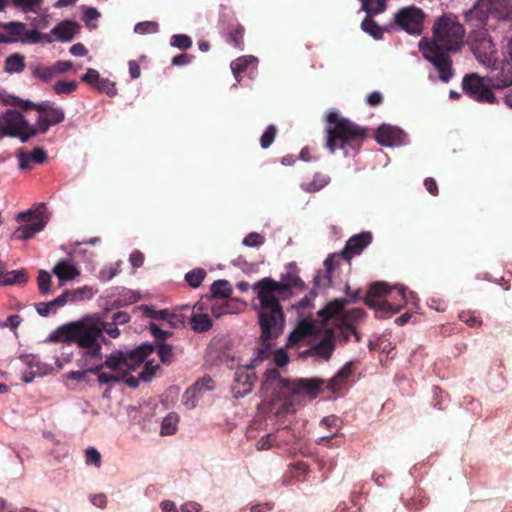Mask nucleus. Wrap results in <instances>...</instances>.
Here are the masks:
<instances>
[{"mask_svg":"<svg viewBox=\"0 0 512 512\" xmlns=\"http://www.w3.org/2000/svg\"><path fill=\"white\" fill-rule=\"evenodd\" d=\"M465 34L458 16L444 13L434 21L431 39L423 38L419 42L422 56L435 67L439 79L444 83H448L454 76L450 53L461 50Z\"/></svg>","mask_w":512,"mask_h":512,"instance_id":"f257e3e1","label":"nucleus"},{"mask_svg":"<svg viewBox=\"0 0 512 512\" xmlns=\"http://www.w3.org/2000/svg\"><path fill=\"white\" fill-rule=\"evenodd\" d=\"M324 381L319 378L288 380L281 377L278 369L267 370L261 383V392L265 402L276 410L277 414L294 413L299 397L316 398Z\"/></svg>","mask_w":512,"mask_h":512,"instance_id":"f03ea898","label":"nucleus"},{"mask_svg":"<svg viewBox=\"0 0 512 512\" xmlns=\"http://www.w3.org/2000/svg\"><path fill=\"white\" fill-rule=\"evenodd\" d=\"M280 289L277 281L271 277L262 278L252 285V290L256 293L260 304L258 324L265 338L272 335L275 327L279 329V326L285 324V315L280 302L289 298Z\"/></svg>","mask_w":512,"mask_h":512,"instance_id":"7ed1b4c3","label":"nucleus"},{"mask_svg":"<svg viewBox=\"0 0 512 512\" xmlns=\"http://www.w3.org/2000/svg\"><path fill=\"white\" fill-rule=\"evenodd\" d=\"M325 132L326 148L331 153L340 149L343 151L344 156H354L357 154L364 140L368 137L367 128L340 116L337 111H330L327 114Z\"/></svg>","mask_w":512,"mask_h":512,"instance_id":"20e7f679","label":"nucleus"},{"mask_svg":"<svg viewBox=\"0 0 512 512\" xmlns=\"http://www.w3.org/2000/svg\"><path fill=\"white\" fill-rule=\"evenodd\" d=\"M54 342L76 343L80 348L85 349L84 357L89 359H101L102 347L99 343L101 331L95 317H88L59 327L50 336Z\"/></svg>","mask_w":512,"mask_h":512,"instance_id":"39448f33","label":"nucleus"},{"mask_svg":"<svg viewBox=\"0 0 512 512\" xmlns=\"http://www.w3.org/2000/svg\"><path fill=\"white\" fill-rule=\"evenodd\" d=\"M469 27L495 30L500 25L512 26V0H477L463 13Z\"/></svg>","mask_w":512,"mask_h":512,"instance_id":"423d86ee","label":"nucleus"},{"mask_svg":"<svg viewBox=\"0 0 512 512\" xmlns=\"http://www.w3.org/2000/svg\"><path fill=\"white\" fill-rule=\"evenodd\" d=\"M364 302L375 309L378 318H385L405 307L406 289L403 286L389 287L385 282H374L370 285Z\"/></svg>","mask_w":512,"mask_h":512,"instance_id":"0eeeda50","label":"nucleus"},{"mask_svg":"<svg viewBox=\"0 0 512 512\" xmlns=\"http://www.w3.org/2000/svg\"><path fill=\"white\" fill-rule=\"evenodd\" d=\"M373 240L372 233L369 231H363L359 234L351 236L341 252L340 255H330L325 261V271H318L314 277V284L317 288H328L332 283V272L339 263L340 258H344L347 261L356 255H360L366 247H368Z\"/></svg>","mask_w":512,"mask_h":512,"instance_id":"6e6552de","label":"nucleus"},{"mask_svg":"<svg viewBox=\"0 0 512 512\" xmlns=\"http://www.w3.org/2000/svg\"><path fill=\"white\" fill-rule=\"evenodd\" d=\"M154 351L151 344H142L136 349L123 352L115 351L106 357L104 363L99 364L101 369L106 367L115 372H128L133 371Z\"/></svg>","mask_w":512,"mask_h":512,"instance_id":"1a4fd4ad","label":"nucleus"},{"mask_svg":"<svg viewBox=\"0 0 512 512\" xmlns=\"http://www.w3.org/2000/svg\"><path fill=\"white\" fill-rule=\"evenodd\" d=\"M426 18L425 12L414 5L400 8L393 16V21L387 25L386 31L401 30L409 35H421Z\"/></svg>","mask_w":512,"mask_h":512,"instance_id":"9d476101","label":"nucleus"},{"mask_svg":"<svg viewBox=\"0 0 512 512\" xmlns=\"http://www.w3.org/2000/svg\"><path fill=\"white\" fill-rule=\"evenodd\" d=\"M472 31L468 36V44L476 59L484 64L490 65L495 60L496 49L491 37L488 34L489 28L471 27Z\"/></svg>","mask_w":512,"mask_h":512,"instance_id":"9b49d317","label":"nucleus"},{"mask_svg":"<svg viewBox=\"0 0 512 512\" xmlns=\"http://www.w3.org/2000/svg\"><path fill=\"white\" fill-rule=\"evenodd\" d=\"M4 133L7 136L18 137L21 142H27L31 137L36 136L37 129L30 125L24 116L18 112L9 110L2 118Z\"/></svg>","mask_w":512,"mask_h":512,"instance_id":"f8f14e48","label":"nucleus"},{"mask_svg":"<svg viewBox=\"0 0 512 512\" xmlns=\"http://www.w3.org/2000/svg\"><path fill=\"white\" fill-rule=\"evenodd\" d=\"M45 210V204L40 203L35 211L28 210L20 213L18 215V220H22L27 223L16 229L14 232L15 237L17 239L27 240L43 230L47 223V219L44 217Z\"/></svg>","mask_w":512,"mask_h":512,"instance_id":"ddd939ff","label":"nucleus"},{"mask_svg":"<svg viewBox=\"0 0 512 512\" xmlns=\"http://www.w3.org/2000/svg\"><path fill=\"white\" fill-rule=\"evenodd\" d=\"M462 90L471 99L480 103H494L495 96L484 80L476 73L466 74L462 80Z\"/></svg>","mask_w":512,"mask_h":512,"instance_id":"4468645a","label":"nucleus"},{"mask_svg":"<svg viewBox=\"0 0 512 512\" xmlns=\"http://www.w3.org/2000/svg\"><path fill=\"white\" fill-rule=\"evenodd\" d=\"M37 111L40 115L37 119V133H46L53 125L61 123L65 119L63 109L55 106L49 101L38 103Z\"/></svg>","mask_w":512,"mask_h":512,"instance_id":"2eb2a0df","label":"nucleus"},{"mask_svg":"<svg viewBox=\"0 0 512 512\" xmlns=\"http://www.w3.org/2000/svg\"><path fill=\"white\" fill-rule=\"evenodd\" d=\"M252 368V366H243L235 371L232 385L234 397H243L252 391L256 380V375Z\"/></svg>","mask_w":512,"mask_h":512,"instance_id":"dca6fc26","label":"nucleus"},{"mask_svg":"<svg viewBox=\"0 0 512 512\" xmlns=\"http://www.w3.org/2000/svg\"><path fill=\"white\" fill-rule=\"evenodd\" d=\"M375 138L380 145L395 146L404 143L406 134L398 127L383 124L377 129Z\"/></svg>","mask_w":512,"mask_h":512,"instance_id":"f3484780","label":"nucleus"},{"mask_svg":"<svg viewBox=\"0 0 512 512\" xmlns=\"http://www.w3.org/2000/svg\"><path fill=\"white\" fill-rule=\"evenodd\" d=\"M335 349V336L332 330H326L321 340L311 346L303 354L307 356H317L324 360L331 358L332 353Z\"/></svg>","mask_w":512,"mask_h":512,"instance_id":"a211bd4d","label":"nucleus"},{"mask_svg":"<svg viewBox=\"0 0 512 512\" xmlns=\"http://www.w3.org/2000/svg\"><path fill=\"white\" fill-rule=\"evenodd\" d=\"M81 26L71 20H63L57 24L52 30L53 37L61 42H70L80 32Z\"/></svg>","mask_w":512,"mask_h":512,"instance_id":"6ab92c4d","label":"nucleus"},{"mask_svg":"<svg viewBox=\"0 0 512 512\" xmlns=\"http://www.w3.org/2000/svg\"><path fill=\"white\" fill-rule=\"evenodd\" d=\"M284 326H279V329L275 327V331H273L272 335L270 337H264L263 330L260 334V346L255 350V358L252 361V364L250 366L254 367L257 362H262L263 360L267 359L271 354V343L270 341L272 339H276L282 332H283Z\"/></svg>","mask_w":512,"mask_h":512,"instance_id":"aec40b11","label":"nucleus"},{"mask_svg":"<svg viewBox=\"0 0 512 512\" xmlns=\"http://www.w3.org/2000/svg\"><path fill=\"white\" fill-rule=\"evenodd\" d=\"M19 161V168L22 170L31 169V162L41 164L47 159V154L42 148H35L32 152L28 153L23 149L17 152Z\"/></svg>","mask_w":512,"mask_h":512,"instance_id":"412c9836","label":"nucleus"},{"mask_svg":"<svg viewBox=\"0 0 512 512\" xmlns=\"http://www.w3.org/2000/svg\"><path fill=\"white\" fill-rule=\"evenodd\" d=\"M258 59L254 56L247 55V56H241L231 62V70L233 72L234 77L238 82H240V75L241 73L248 71L251 75L255 72L257 67Z\"/></svg>","mask_w":512,"mask_h":512,"instance_id":"4be33fe9","label":"nucleus"},{"mask_svg":"<svg viewBox=\"0 0 512 512\" xmlns=\"http://www.w3.org/2000/svg\"><path fill=\"white\" fill-rule=\"evenodd\" d=\"M277 284L281 287L280 291L285 293L288 298L292 295L293 288H298L301 291L305 289L304 281L295 272L282 274L280 281H277Z\"/></svg>","mask_w":512,"mask_h":512,"instance_id":"5701e85b","label":"nucleus"},{"mask_svg":"<svg viewBox=\"0 0 512 512\" xmlns=\"http://www.w3.org/2000/svg\"><path fill=\"white\" fill-rule=\"evenodd\" d=\"M352 375L353 363L348 362L338 371V373L332 379H330L327 387L331 391L337 392L348 383V380L352 377Z\"/></svg>","mask_w":512,"mask_h":512,"instance_id":"b1692460","label":"nucleus"},{"mask_svg":"<svg viewBox=\"0 0 512 512\" xmlns=\"http://www.w3.org/2000/svg\"><path fill=\"white\" fill-rule=\"evenodd\" d=\"M69 293L64 291L60 296L49 302H40L36 304V311L43 317L56 313L58 308L63 307L68 302Z\"/></svg>","mask_w":512,"mask_h":512,"instance_id":"393cba45","label":"nucleus"},{"mask_svg":"<svg viewBox=\"0 0 512 512\" xmlns=\"http://www.w3.org/2000/svg\"><path fill=\"white\" fill-rule=\"evenodd\" d=\"M244 32V27L240 23H235L231 24L227 31H225L224 37L227 43L239 50H243Z\"/></svg>","mask_w":512,"mask_h":512,"instance_id":"a878e982","label":"nucleus"},{"mask_svg":"<svg viewBox=\"0 0 512 512\" xmlns=\"http://www.w3.org/2000/svg\"><path fill=\"white\" fill-rule=\"evenodd\" d=\"M53 273L61 282L73 280L80 274L79 270L69 260L59 261L54 266Z\"/></svg>","mask_w":512,"mask_h":512,"instance_id":"bb28decb","label":"nucleus"},{"mask_svg":"<svg viewBox=\"0 0 512 512\" xmlns=\"http://www.w3.org/2000/svg\"><path fill=\"white\" fill-rule=\"evenodd\" d=\"M347 301L345 299H335L329 302L324 308L318 311V316L323 319L324 322L332 319L339 315L344 310Z\"/></svg>","mask_w":512,"mask_h":512,"instance_id":"cd10ccee","label":"nucleus"},{"mask_svg":"<svg viewBox=\"0 0 512 512\" xmlns=\"http://www.w3.org/2000/svg\"><path fill=\"white\" fill-rule=\"evenodd\" d=\"M316 325L309 320H302L298 323L296 329L291 333L290 340L298 342L307 336L314 335L316 333Z\"/></svg>","mask_w":512,"mask_h":512,"instance_id":"c85d7f7f","label":"nucleus"},{"mask_svg":"<svg viewBox=\"0 0 512 512\" xmlns=\"http://www.w3.org/2000/svg\"><path fill=\"white\" fill-rule=\"evenodd\" d=\"M361 28L363 31L371 35L374 39L379 40L383 37V32L386 31L387 26L385 28L380 27L377 22L373 19V16H367L363 19L361 23Z\"/></svg>","mask_w":512,"mask_h":512,"instance_id":"c756f323","label":"nucleus"},{"mask_svg":"<svg viewBox=\"0 0 512 512\" xmlns=\"http://www.w3.org/2000/svg\"><path fill=\"white\" fill-rule=\"evenodd\" d=\"M27 276L25 270H12L4 272L0 277V285L25 284Z\"/></svg>","mask_w":512,"mask_h":512,"instance_id":"7c9ffc66","label":"nucleus"},{"mask_svg":"<svg viewBox=\"0 0 512 512\" xmlns=\"http://www.w3.org/2000/svg\"><path fill=\"white\" fill-rule=\"evenodd\" d=\"M211 295L214 299H227L232 293V287L227 280H217L211 285Z\"/></svg>","mask_w":512,"mask_h":512,"instance_id":"2f4dec72","label":"nucleus"},{"mask_svg":"<svg viewBox=\"0 0 512 512\" xmlns=\"http://www.w3.org/2000/svg\"><path fill=\"white\" fill-rule=\"evenodd\" d=\"M25 68V57L15 53L8 56L5 60V71L8 73H20Z\"/></svg>","mask_w":512,"mask_h":512,"instance_id":"473e14b6","label":"nucleus"},{"mask_svg":"<svg viewBox=\"0 0 512 512\" xmlns=\"http://www.w3.org/2000/svg\"><path fill=\"white\" fill-rule=\"evenodd\" d=\"M329 177L322 173H316L313 180L310 182H303L301 188L306 192H316L325 187L329 183Z\"/></svg>","mask_w":512,"mask_h":512,"instance_id":"72a5a7b5","label":"nucleus"},{"mask_svg":"<svg viewBox=\"0 0 512 512\" xmlns=\"http://www.w3.org/2000/svg\"><path fill=\"white\" fill-rule=\"evenodd\" d=\"M191 327L198 333L207 332L212 327V320L207 314H194L191 317Z\"/></svg>","mask_w":512,"mask_h":512,"instance_id":"f704fd0d","label":"nucleus"},{"mask_svg":"<svg viewBox=\"0 0 512 512\" xmlns=\"http://www.w3.org/2000/svg\"><path fill=\"white\" fill-rule=\"evenodd\" d=\"M362 3V10L367 13V16H374L382 13L387 7V0H360Z\"/></svg>","mask_w":512,"mask_h":512,"instance_id":"c9c22d12","label":"nucleus"},{"mask_svg":"<svg viewBox=\"0 0 512 512\" xmlns=\"http://www.w3.org/2000/svg\"><path fill=\"white\" fill-rule=\"evenodd\" d=\"M32 75L44 82H49L56 76L55 69L53 66H43L40 64L31 66Z\"/></svg>","mask_w":512,"mask_h":512,"instance_id":"e433bc0d","label":"nucleus"},{"mask_svg":"<svg viewBox=\"0 0 512 512\" xmlns=\"http://www.w3.org/2000/svg\"><path fill=\"white\" fill-rule=\"evenodd\" d=\"M179 422V417L176 413H169L166 417H164L161 425V434L162 435H173L177 430V424Z\"/></svg>","mask_w":512,"mask_h":512,"instance_id":"4c0bfd02","label":"nucleus"},{"mask_svg":"<svg viewBox=\"0 0 512 512\" xmlns=\"http://www.w3.org/2000/svg\"><path fill=\"white\" fill-rule=\"evenodd\" d=\"M140 309L143 312V315L155 319V320H165L166 318H174L173 316H170V311L168 309H162V310H156L152 306L143 305L140 307Z\"/></svg>","mask_w":512,"mask_h":512,"instance_id":"58836bf2","label":"nucleus"},{"mask_svg":"<svg viewBox=\"0 0 512 512\" xmlns=\"http://www.w3.org/2000/svg\"><path fill=\"white\" fill-rule=\"evenodd\" d=\"M206 276V271L202 268H197L189 271L185 275V280L192 288H197L201 285Z\"/></svg>","mask_w":512,"mask_h":512,"instance_id":"ea45409f","label":"nucleus"},{"mask_svg":"<svg viewBox=\"0 0 512 512\" xmlns=\"http://www.w3.org/2000/svg\"><path fill=\"white\" fill-rule=\"evenodd\" d=\"M99 330L101 331V339L103 338V332L109 335L111 338H117L120 335V331L113 322H106L102 319L95 317Z\"/></svg>","mask_w":512,"mask_h":512,"instance_id":"a19ab883","label":"nucleus"},{"mask_svg":"<svg viewBox=\"0 0 512 512\" xmlns=\"http://www.w3.org/2000/svg\"><path fill=\"white\" fill-rule=\"evenodd\" d=\"M5 30L9 35L13 36L14 40L22 41V38H25L26 34V25L21 22H10L5 25Z\"/></svg>","mask_w":512,"mask_h":512,"instance_id":"79ce46f5","label":"nucleus"},{"mask_svg":"<svg viewBox=\"0 0 512 512\" xmlns=\"http://www.w3.org/2000/svg\"><path fill=\"white\" fill-rule=\"evenodd\" d=\"M78 87V82L75 80L64 81L60 80L55 83L53 89L58 95H69L73 93Z\"/></svg>","mask_w":512,"mask_h":512,"instance_id":"37998d69","label":"nucleus"},{"mask_svg":"<svg viewBox=\"0 0 512 512\" xmlns=\"http://www.w3.org/2000/svg\"><path fill=\"white\" fill-rule=\"evenodd\" d=\"M213 380L210 376H203L188 388V394L197 391L200 395L204 391L213 389Z\"/></svg>","mask_w":512,"mask_h":512,"instance_id":"c03bdc74","label":"nucleus"},{"mask_svg":"<svg viewBox=\"0 0 512 512\" xmlns=\"http://www.w3.org/2000/svg\"><path fill=\"white\" fill-rule=\"evenodd\" d=\"M277 127L273 124L269 125L260 137V145L263 149H267L274 142L277 135Z\"/></svg>","mask_w":512,"mask_h":512,"instance_id":"a18cd8bd","label":"nucleus"},{"mask_svg":"<svg viewBox=\"0 0 512 512\" xmlns=\"http://www.w3.org/2000/svg\"><path fill=\"white\" fill-rule=\"evenodd\" d=\"M101 370V366H95L88 368L83 371H70L63 375L66 380L84 381L88 373H98Z\"/></svg>","mask_w":512,"mask_h":512,"instance_id":"49530a36","label":"nucleus"},{"mask_svg":"<svg viewBox=\"0 0 512 512\" xmlns=\"http://www.w3.org/2000/svg\"><path fill=\"white\" fill-rule=\"evenodd\" d=\"M99 92L105 93L109 97H113L117 94L116 85L113 81L107 78H101L95 87Z\"/></svg>","mask_w":512,"mask_h":512,"instance_id":"de8ad7c7","label":"nucleus"},{"mask_svg":"<svg viewBox=\"0 0 512 512\" xmlns=\"http://www.w3.org/2000/svg\"><path fill=\"white\" fill-rule=\"evenodd\" d=\"M170 44L181 50H187L192 46V40L185 34H175L171 37Z\"/></svg>","mask_w":512,"mask_h":512,"instance_id":"09e8293b","label":"nucleus"},{"mask_svg":"<svg viewBox=\"0 0 512 512\" xmlns=\"http://www.w3.org/2000/svg\"><path fill=\"white\" fill-rule=\"evenodd\" d=\"M458 317L462 322L467 324L469 327H479L482 324V321L474 311H462L460 312Z\"/></svg>","mask_w":512,"mask_h":512,"instance_id":"8fccbe9b","label":"nucleus"},{"mask_svg":"<svg viewBox=\"0 0 512 512\" xmlns=\"http://www.w3.org/2000/svg\"><path fill=\"white\" fill-rule=\"evenodd\" d=\"M38 288L41 294H48L50 291L51 276L45 270H40L37 277Z\"/></svg>","mask_w":512,"mask_h":512,"instance_id":"3c124183","label":"nucleus"},{"mask_svg":"<svg viewBox=\"0 0 512 512\" xmlns=\"http://www.w3.org/2000/svg\"><path fill=\"white\" fill-rule=\"evenodd\" d=\"M159 25L154 21H143L135 25L134 31L138 34H153L158 32Z\"/></svg>","mask_w":512,"mask_h":512,"instance_id":"603ef678","label":"nucleus"},{"mask_svg":"<svg viewBox=\"0 0 512 512\" xmlns=\"http://www.w3.org/2000/svg\"><path fill=\"white\" fill-rule=\"evenodd\" d=\"M158 356L162 363L169 364L173 360V347L167 343H161L157 349Z\"/></svg>","mask_w":512,"mask_h":512,"instance_id":"864d4df0","label":"nucleus"},{"mask_svg":"<svg viewBox=\"0 0 512 512\" xmlns=\"http://www.w3.org/2000/svg\"><path fill=\"white\" fill-rule=\"evenodd\" d=\"M159 368L160 366L158 364H154L152 361L146 362L139 374V379L144 382L150 381Z\"/></svg>","mask_w":512,"mask_h":512,"instance_id":"5fc2aeb1","label":"nucleus"},{"mask_svg":"<svg viewBox=\"0 0 512 512\" xmlns=\"http://www.w3.org/2000/svg\"><path fill=\"white\" fill-rule=\"evenodd\" d=\"M85 461L87 465H93L95 467L101 466V454L94 447H89L85 451Z\"/></svg>","mask_w":512,"mask_h":512,"instance_id":"6e6d98bb","label":"nucleus"},{"mask_svg":"<svg viewBox=\"0 0 512 512\" xmlns=\"http://www.w3.org/2000/svg\"><path fill=\"white\" fill-rule=\"evenodd\" d=\"M100 17L99 11L94 7H85L83 12V21L89 28H95V25H91V21L97 20Z\"/></svg>","mask_w":512,"mask_h":512,"instance_id":"4d7b16f0","label":"nucleus"},{"mask_svg":"<svg viewBox=\"0 0 512 512\" xmlns=\"http://www.w3.org/2000/svg\"><path fill=\"white\" fill-rule=\"evenodd\" d=\"M100 79L101 78L99 72L93 68H88L87 72L81 77L82 81L93 86L94 88Z\"/></svg>","mask_w":512,"mask_h":512,"instance_id":"13d9d810","label":"nucleus"},{"mask_svg":"<svg viewBox=\"0 0 512 512\" xmlns=\"http://www.w3.org/2000/svg\"><path fill=\"white\" fill-rule=\"evenodd\" d=\"M264 243V237L259 234V233H256V232H252L250 234H248L244 239H243V244L245 246H249V247H257V246H260Z\"/></svg>","mask_w":512,"mask_h":512,"instance_id":"bf43d9fd","label":"nucleus"},{"mask_svg":"<svg viewBox=\"0 0 512 512\" xmlns=\"http://www.w3.org/2000/svg\"><path fill=\"white\" fill-rule=\"evenodd\" d=\"M97 374H98V382L100 384L120 382L124 378V376H120V375L114 374V373L101 372V370Z\"/></svg>","mask_w":512,"mask_h":512,"instance_id":"052dcab7","label":"nucleus"},{"mask_svg":"<svg viewBox=\"0 0 512 512\" xmlns=\"http://www.w3.org/2000/svg\"><path fill=\"white\" fill-rule=\"evenodd\" d=\"M14 6L21 8L24 12L32 11L42 0H12Z\"/></svg>","mask_w":512,"mask_h":512,"instance_id":"680f3d73","label":"nucleus"},{"mask_svg":"<svg viewBox=\"0 0 512 512\" xmlns=\"http://www.w3.org/2000/svg\"><path fill=\"white\" fill-rule=\"evenodd\" d=\"M149 329L151 334L156 340L164 341L166 340L170 335L171 332L162 330L157 324L154 322H151L149 325Z\"/></svg>","mask_w":512,"mask_h":512,"instance_id":"e2e57ef3","label":"nucleus"},{"mask_svg":"<svg viewBox=\"0 0 512 512\" xmlns=\"http://www.w3.org/2000/svg\"><path fill=\"white\" fill-rule=\"evenodd\" d=\"M199 396H200V394L197 391H194V392L188 394V389H187L182 398L183 404L188 409H193L196 407L197 399Z\"/></svg>","mask_w":512,"mask_h":512,"instance_id":"0e129e2a","label":"nucleus"},{"mask_svg":"<svg viewBox=\"0 0 512 512\" xmlns=\"http://www.w3.org/2000/svg\"><path fill=\"white\" fill-rule=\"evenodd\" d=\"M428 504V499L426 497H418L413 498L411 501L407 504V507L410 511H419L423 509Z\"/></svg>","mask_w":512,"mask_h":512,"instance_id":"69168bd1","label":"nucleus"},{"mask_svg":"<svg viewBox=\"0 0 512 512\" xmlns=\"http://www.w3.org/2000/svg\"><path fill=\"white\" fill-rule=\"evenodd\" d=\"M129 260L134 268H140L144 264L145 256L141 251L135 250L130 254Z\"/></svg>","mask_w":512,"mask_h":512,"instance_id":"338daca9","label":"nucleus"},{"mask_svg":"<svg viewBox=\"0 0 512 512\" xmlns=\"http://www.w3.org/2000/svg\"><path fill=\"white\" fill-rule=\"evenodd\" d=\"M382 102L383 95L378 91H373L366 96V103L371 107L378 106L382 104Z\"/></svg>","mask_w":512,"mask_h":512,"instance_id":"774afa93","label":"nucleus"}]
</instances>
